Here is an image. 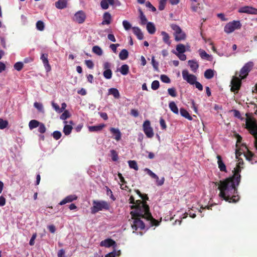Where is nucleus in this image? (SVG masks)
<instances>
[{"instance_id": "nucleus-1", "label": "nucleus", "mask_w": 257, "mask_h": 257, "mask_svg": "<svg viewBox=\"0 0 257 257\" xmlns=\"http://www.w3.org/2000/svg\"><path fill=\"white\" fill-rule=\"evenodd\" d=\"M240 172V167L237 166L234 168L232 176L214 183L216 186H218L219 196L221 199L230 203H236L239 200V196L235 194L237 193V187L241 180Z\"/></svg>"}, {"instance_id": "nucleus-2", "label": "nucleus", "mask_w": 257, "mask_h": 257, "mask_svg": "<svg viewBox=\"0 0 257 257\" xmlns=\"http://www.w3.org/2000/svg\"><path fill=\"white\" fill-rule=\"evenodd\" d=\"M137 205H132L131 207V209H135L130 213L133 220L131 223V226L134 231L139 229L140 230L145 229V223L142 220L143 218L148 221L150 220L153 225H158L159 222L157 220L153 218L150 211L149 205L141 201H137Z\"/></svg>"}, {"instance_id": "nucleus-3", "label": "nucleus", "mask_w": 257, "mask_h": 257, "mask_svg": "<svg viewBox=\"0 0 257 257\" xmlns=\"http://www.w3.org/2000/svg\"><path fill=\"white\" fill-rule=\"evenodd\" d=\"M245 128L254 138V147L257 150V123L251 118H247L245 122Z\"/></svg>"}, {"instance_id": "nucleus-4", "label": "nucleus", "mask_w": 257, "mask_h": 257, "mask_svg": "<svg viewBox=\"0 0 257 257\" xmlns=\"http://www.w3.org/2000/svg\"><path fill=\"white\" fill-rule=\"evenodd\" d=\"M92 204L93 206L91 207V212L92 214H95L102 210H108L110 208L108 203L103 200H93Z\"/></svg>"}, {"instance_id": "nucleus-5", "label": "nucleus", "mask_w": 257, "mask_h": 257, "mask_svg": "<svg viewBox=\"0 0 257 257\" xmlns=\"http://www.w3.org/2000/svg\"><path fill=\"white\" fill-rule=\"evenodd\" d=\"M238 73L235 72V76L232 77L231 81V88L230 90L231 92H234V94L238 93L239 90L240 88L241 85V78L237 77Z\"/></svg>"}, {"instance_id": "nucleus-6", "label": "nucleus", "mask_w": 257, "mask_h": 257, "mask_svg": "<svg viewBox=\"0 0 257 257\" xmlns=\"http://www.w3.org/2000/svg\"><path fill=\"white\" fill-rule=\"evenodd\" d=\"M241 27V24L240 21H233L226 24L224 28V31L227 34H230L235 30L240 29Z\"/></svg>"}, {"instance_id": "nucleus-7", "label": "nucleus", "mask_w": 257, "mask_h": 257, "mask_svg": "<svg viewBox=\"0 0 257 257\" xmlns=\"http://www.w3.org/2000/svg\"><path fill=\"white\" fill-rule=\"evenodd\" d=\"M171 28L175 31V39L176 41H180L185 39L186 35L182 32L179 26L176 24H172L171 25Z\"/></svg>"}, {"instance_id": "nucleus-8", "label": "nucleus", "mask_w": 257, "mask_h": 257, "mask_svg": "<svg viewBox=\"0 0 257 257\" xmlns=\"http://www.w3.org/2000/svg\"><path fill=\"white\" fill-rule=\"evenodd\" d=\"M253 66V63L252 62H248L245 64V65L240 69L239 77L241 79H244L248 75V73L250 71Z\"/></svg>"}, {"instance_id": "nucleus-9", "label": "nucleus", "mask_w": 257, "mask_h": 257, "mask_svg": "<svg viewBox=\"0 0 257 257\" xmlns=\"http://www.w3.org/2000/svg\"><path fill=\"white\" fill-rule=\"evenodd\" d=\"M143 128L145 134L148 138H152L154 137V133L150 120H146L144 122Z\"/></svg>"}, {"instance_id": "nucleus-10", "label": "nucleus", "mask_w": 257, "mask_h": 257, "mask_svg": "<svg viewBox=\"0 0 257 257\" xmlns=\"http://www.w3.org/2000/svg\"><path fill=\"white\" fill-rule=\"evenodd\" d=\"M182 73L183 79L190 85H193L196 82L197 77L193 74H189L187 70H183Z\"/></svg>"}, {"instance_id": "nucleus-11", "label": "nucleus", "mask_w": 257, "mask_h": 257, "mask_svg": "<svg viewBox=\"0 0 257 257\" xmlns=\"http://www.w3.org/2000/svg\"><path fill=\"white\" fill-rule=\"evenodd\" d=\"M145 171H146L147 173L152 178L156 180V184L157 186H160L164 184L165 182L164 177H162L160 180H159L158 176L148 168H146L145 169Z\"/></svg>"}, {"instance_id": "nucleus-12", "label": "nucleus", "mask_w": 257, "mask_h": 257, "mask_svg": "<svg viewBox=\"0 0 257 257\" xmlns=\"http://www.w3.org/2000/svg\"><path fill=\"white\" fill-rule=\"evenodd\" d=\"M86 16L85 13L82 11H79L74 15V21L79 24H82L85 21Z\"/></svg>"}, {"instance_id": "nucleus-13", "label": "nucleus", "mask_w": 257, "mask_h": 257, "mask_svg": "<svg viewBox=\"0 0 257 257\" xmlns=\"http://www.w3.org/2000/svg\"><path fill=\"white\" fill-rule=\"evenodd\" d=\"M238 12L248 14L257 15V9L250 6H244L240 8Z\"/></svg>"}, {"instance_id": "nucleus-14", "label": "nucleus", "mask_w": 257, "mask_h": 257, "mask_svg": "<svg viewBox=\"0 0 257 257\" xmlns=\"http://www.w3.org/2000/svg\"><path fill=\"white\" fill-rule=\"evenodd\" d=\"M77 199V196L76 195H70L66 196L64 199L60 201L59 204L60 205H63L67 203L72 202V201L76 200Z\"/></svg>"}, {"instance_id": "nucleus-15", "label": "nucleus", "mask_w": 257, "mask_h": 257, "mask_svg": "<svg viewBox=\"0 0 257 257\" xmlns=\"http://www.w3.org/2000/svg\"><path fill=\"white\" fill-rule=\"evenodd\" d=\"M115 244V241L111 238H107L101 241L100 243L101 246L109 247Z\"/></svg>"}, {"instance_id": "nucleus-16", "label": "nucleus", "mask_w": 257, "mask_h": 257, "mask_svg": "<svg viewBox=\"0 0 257 257\" xmlns=\"http://www.w3.org/2000/svg\"><path fill=\"white\" fill-rule=\"evenodd\" d=\"M216 158L217 159V164L218 165V168L220 171L221 172H226L227 170L226 166L224 162L222 161L221 156L217 155Z\"/></svg>"}, {"instance_id": "nucleus-17", "label": "nucleus", "mask_w": 257, "mask_h": 257, "mask_svg": "<svg viewBox=\"0 0 257 257\" xmlns=\"http://www.w3.org/2000/svg\"><path fill=\"white\" fill-rule=\"evenodd\" d=\"M111 21V16L108 12H105L103 15V21L101 23L102 25H109Z\"/></svg>"}, {"instance_id": "nucleus-18", "label": "nucleus", "mask_w": 257, "mask_h": 257, "mask_svg": "<svg viewBox=\"0 0 257 257\" xmlns=\"http://www.w3.org/2000/svg\"><path fill=\"white\" fill-rule=\"evenodd\" d=\"M244 147L245 149L246 150V153L243 152L244 156L245 157L246 159L248 161L250 162L251 164H253L252 162V158L254 156V155L251 151L248 150L247 147L245 145H242Z\"/></svg>"}, {"instance_id": "nucleus-19", "label": "nucleus", "mask_w": 257, "mask_h": 257, "mask_svg": "<svg viewBox=\"0 0 257 257\" xmlns=\"http://www.w3.org/2000/svg\"><path fill=\"white\" fill-rule=\"evenodd\" d=\"M134 34L137 36V38L139 40H143L144 39V35L141 29L138 27H134L132 28Z\"/></svg>"}, {"instance_id": "nucleus-20", "label": "nucleus", "mask_w": 257, "mask_h": 257, "mask_svg": "<svg viewBox=\"0 0 257 257\" xmlns=\"http://www.w3.org/2000/svg\"><path fill=\"white\" fill-rule=\"evenodd\" d=\"M109 130L111 134L115 135L114 139L117 141H118L120 140L121 135L120 132L118 128L110 127Z\"/></svg>"}, {"instance_id": "nucleus-21", "label": "nucleus", "mask_w": 257, "mask_h": 257, "mask_svg": "<svg viewBox=\"0 0 257 257\" xmlns=\"http://www.w3.org/2000/svg\"><path fill=\"white\" fill-rule=\"evenodd\" d=\"M67 0H58L55 3V7L58 9H63L67 7Z\"/></svg>"}, {"instance_id": "nucleus-22", "label": "nucleus", "mask_w": 257, "mask_h": 257, "mask_svg": "<svg viewBox=\"0 0 257 257\" xmlns=\"http://www.w3.org/2000/svg\"><path fill=\"white\" fill-rule=\"evenodd\" d=\"M64 123L65 125L64 126L63 132L66 136L70 135L73 129L72 126L71 124H67V121L65 120Z\"/></svg>"}, {"instance_id": "nucleus-23", "label": "nucleus", "mask_w": 257, "mask_h": 257, "mask_svg": "<svg viewBox=\"0 0 257 257\" xmlns=\"http://www.w3.org/2000/svg\"><path fill=\"white\" fill-rule=\"evenodd\" d=\"M105 126L104 124H100L97 125L89 126L88 127V130L89 132H98L103 129Z\"/></svg>"}, {"instance_id": "nucleus-24", "label": "nucleus", "mask_w": 257, "mask_h": 257, "mask_svg": "<svg viewBox=\"0 0 257 257\" xmlns=\"http://www.w3.org/2000/svg\"><path fill=\"white\" fill-rule=\"evenodd\" d=\"M188 64L191 70L194 72H195L199 67L198 63L194 60H189Z\"/></svg>"}, {"instance_id": "nucleus-25", "label": "nucleus", "mask_w": 257, "mask_h": 257, "mask_svg": "<svg viewBox=\"0 0 257 257\" xmlns=\"http://www.w3.org/2000/svg\"><path fill=\"white\" fill-rule=\"evenodd\" d=\"M161 35L163 36V42L170 46L171 44V41L170 40V36L169 34L165 31H162L161 32Z\"/></svg>"}, {"instance_id": "nucleus-26", "label": "nucleus", "mask_w": 257, "mask_h": 257, "mask_svg": "<svg viewBox=\"0 0 257 257\" xmlns=\"http://www.w3.org/2000/svg\"><path fill=\"white\" fill-rule=\"evenodd\" d=\"M147 30L150 34H154L156 32V27L152 22H148L147 24Z\"/></svg>"}, {"instance_id": "nucleus-27", "label": "nucleus", "mask_w": 257, "mask_h": 257, "mask_svg": "<svg viewBox=\"0 0 257 257\" xmlns=\"http://www.w3.org/2000/svg\"><path fill=\"white\" fill-rule=\"evenodd\" d=\"M109 94L112 95L115 98L118 99L120 97V94L118 90L115 88H111L108 89Z\"/></svg>"}, {"instance_id": "nucleus-28", "label": "nucleus", "mask_w": 257, "mask_h": 257, "mask_svg": "<svg viewBox=\"0 0 257 257\" xmlns=\"http://www.w3.org/2000/svg\"><path fill=\"white\" fill-rule=\"evenodd\" d=\"M40 122H39V121H38L37 120H35V119L31 120H30V121L29 123V128L31 130H32L34 128H35L38 127V126L40 125Z\"/></svg>"}, {"instance_id": "nucleus-29", "label": "nucleus", "mask_w": 257, "mask_h": 257, "mask_svg": "<svg viewBox=\"0 0 257 257\" xmlns=\"http://www.w3.org/2000/svg\"><path fill=\"white\" fill-rule=\"evenodd\" d=\"M128 57V52L126 49H122L119 54V58L121 60L126 59Z\"/></svg>"}, {"instance_id": "nucleus-30", "label": "nucleus", "mask_w": 257, "mask_h": 257, "mask_svg": "<svg viewBox=\"0 0 257 257\" xmlns=\"http://www.w3.org/2000/svg\"><path fill=\"white\" fill-rule=\"evenodd\" d=\"M180 112L181 115L184 117L186 118H187L188 120H192V117L189 114V112L184 108H181L180 109Z\"/></svg>"}, {"instance_id": "nucleus-31", "label": "nucleus", "mask_w": 257, "mask_h": 257, "mask_svg": "<svg viewBox=\"0 0 257 257\" xmlns=\"http://www.w3.org/2000/svg\"><path fill=\"white\" fill-rule=\"evenodd\" d=\"M170 109L175 114H178L179 110L177 106L174 101H171L169 104Z\"/></svg>"}, {"instance_id": "nucleus-32", "label": "nucleus", "mask_w": 257, "mask_h": 257, "mask_svg": "<svg viewBox=\"0 0 257 257\" xmlns=\"http://www.w3.org/2000/svg\"><path fill=\"white\" fill-rule=\"evenodd\" d=\"M139 12L140 13V19H141V25H144L147 24V19L141 9H140L139 10Z\"/></svg>"}, {"instance_id": "nucleus-33", "label": "nucleus", "mask_w": 257, "mask_h": 257, "mask_svg": "<svg viewBox=\"0 0 257 257\" xmlns=\"http://www.w3.org/2000/svg\"><path fill=\"white\" fill-rule=\"evenodd\" d=\"M120 72L121 74L123 75H126L129 72V67L126 64L122 65L120 69Z\"/></svg>"}, {"instance_id": "nucleus-34", "label": "nucleus", "mask_w": 257, "mask_h": 257, "mask_svg": "<svg viewBox=\"0 0 257 257\" xmlns=\"http://www.w3.org/2000/svg\"><path fill=\"white\" fill-rule=\"evenodd\" d=\"M214 76V72L212 69L206 70L204 72V77L206 79H211Z\"/></svg>"}, {"instance_id": "nucleus-35", "label": "nucleus", "mask_w": 257, "mask_h": 257, "mask_svg": "<svg viewBox=\"0 0 257 257\" xmlns=\"http://www.w3.org/2000/svg\"><path fill=\"white\" fill-rule=\"evenodd\" d=\"M176 50L178 53H184L186 51V48L183 44H179L176 46Z\"/></svg>"}, {"instance_id": "nucleus-36", "label": "nucleus", "mask_w": 257, "mask_h": 257, "mask_svg": "<svg viewBox=\"0 0 257 257\" xmlns=\"http://www.w3.org/2000/svg\"><path fill=\"white\" fill-rule=\"evenodd\" d=\"M92 51L95 54L101 56L102 54V49L98 46H94L92 48Z\"/></svg>"}, {"instance_id": "nucleus-37", "label": "nucleus", "mask_w": 257, "mask_h": 257, "mask_svg": "<svg viewBox=\"0 0 257 257\" xmlns=\"http://www.w3.org/2000/svg\"><path fill=\"white\" fill-rule=\"evenodd\" d=\"M71 115L68 110H65L63 113L60 115V119L64 121L68 118L70 117Z\"/></svg>"}, {"instance_id": "nucleus-38", "label": "nucleus", "mask_w": 257, "mask_h": 257, "mask_svg": "<svg viewBox=\"0 0 257 257\" xmlns=\"http://www.w3.org/2000/svg\"><path fill=\"white\" fill-rule=\"evenodd\" d=\"M168 94L172 97H175L177 96V93L175 88H169L168 89Z\"/></svg>"}, {"instance_id": "nucleus-39", "label": "nucleus", "mask_w": 257, "mask_h": 257, "mask_svg": "<svg viewBox=\"0 0 257 257\" xmlns=\"http://www.w3.org/2000/svg\"><path fill=\"white\" fill-rule=\"evenodd\" d=\"M129 167L131 168L134 169V170L137 171L139 169L138 164L135 161H129L128 162Z\"/></svg>"}, {"instance_id": "nucleus-40", "label": "nucleus", "mask_w": 257, "mask_h": 257, "mask_svg": "<svg viewBox=\"0 0 257 257\" xmlns=\"http://www.w3.org/2000/svg\"><path fill=\"white\" fill-rule=\"evenodd\" d=\"M44 23L42 21H38L36 23V28L39 31H43L44 29Z\"/></svg>"}, {"instance_id": "nucleus-41", "label": "nucleus", "mask_w": 257, "mask_h": 257, "mask_svg": "<svg viewBox=\"0 0 257 257\" xmlns=\"http://www.w3.org/2000/svg\"><path fill=\"white\" fill-rule=\"evenodd\" d=\"M112 74L111 70H104L103 73V76L107 79H109L112 77Z\"/></svg>"}, {"instance_id": "nucleus-42", "label": "nucleus", "mask_w": 257, "mask_h": 257, "mask_svg": "<svg viewBox=\"0 0 257 257\" xmlns=\"http://www.w3.org/2000/svg\"><path fill=\"white\" fill-rule=\"evenodd\" d=\"M160 87V83L158 80H154L151 84V88L154 90H157Z\"/></svg>"}, {"instance_id": "nucleus-43", "label": "nucleus", "mask_w": 257, "mask_h": 257, "mask_svg": "<svg viewBox=\"0 0 257 257\" xmlns=\"http://www.w3.org/2000/svg\"><path fill=\"white\" fill-rule=\"evenodd\" d=\"M199 52L200 56L202 59H206L207 60H208L210 57V56L208 54H207L204 50H200Z\"/></svg>"}, {"instance_id": "nucleus-44", "label": "nucleus", "mask_w": 257, "mask_h": 257, "mask_svg": "<svg viewBox=\"0 0 257 257\" xmlns=\"http://www.w3.org/2000/svg\"><path fill=\"white\" fill-rule=\"evenodd\" d=\"M111 159L113 161H117L118 157L117 153L114 150H112L110 151Z\"/></svg>"}, {"instance_id": "nucleus-45", "label": "nucleus", "mask_w": 257, "mask_h": 257, "mask_svg": "<svg viewBox=\"0 0 257 257\" xmlns=\"http://www.w3.org/2000/svg\"><path fill=\"white\" fill-rule=\"evenodd\" d=\"M23 63L21 62H18L14 64V68L17 71H21L23 68Z\"/></svg>"}, {"instance_id": "nucleus-46", "label": "nucleus", "mask_w": 257, "mask_h": 257, "mask_svg": "<svg viewBox=\"0 0 257 257\" xmlns=\"http://www.w3.org/2000/svg\"><path fill=\"white\" fill-rule=\"evenodd\" d=\"M100 6L103 10H106L109 7V4L107 0H101L100 2Z\"/></svg>"}, {"instance_id": "nucleus-47", "label": "nucleus", "mask_w": 257, "mask_h": 257, "mask_svg": "<svg viewBox=\"0 0 257 257\" xmlns=\"http://www.w3.org/2000/svg\"><path fill=\"white\" fill-rule=\"evenodd\" d=\"M8 122L7 120H5L2 118H0V129H4L7 127Z\"/></svg>"}, {"instance_id": "nucleus-48", "label": "nucleus", "mask_w": 257, "mask_h": 257, "mask_svg": "<svg viewBox=\"0 0 257 257\" xmlns=\"http://www.w3.org/2000/svg\"><path fill=\"white\" fill-rule=\"evenodd\" d=\"M161 80L166 83H169L171 82L170 79L166 75H161L160 76Z\"/></svg>"}, {"instance_id": "nucleus-49", "label": "nucleus", "mask_w": 257, "mask_h": 257, "mask_svg": "<svg viewBox=\"0 0 257 257\" xmlns=\"http://www.w3.org/2000/svg\"><path fill=\"white\" fill-rule=\"evenodd\" d=\"M43 63L44 64V67L45 68V70L47 72H49L51 70V67L49 63L48 59L46 60L45 61H43Z\"/></svg>"}, {"instance_id": "nucleus-50", "label": "nucleus", "mask_w": 257, "mask_h": 257, "mask_svg": "<svg viewBox=\"0 0 257 257\" xmlns=\"http://www.w3.org/2000/svg\"><path fill=\"white\" fill-rule=\"evenodd\" d=\"M52 136L55 140H58L60 139L62 136V134L60 132L56 131L53 133Z\"/></svg>"}, {"instance_id": "nucleus-51", "label": "nucleus", "mask_w": 257, "mask_h": 257, "mask_svg": "<svg viewBox=\"0 0 257 257\" xmlns=\"http://www.w3.org/2000/svg\"><path fill=\"white\" fill-rule=\"evenodd\" d=\"M34 106L39 111L43 112L44 110L43 106L42 103L35 102L34 104Z\"/></svg>"}, {"instance_id": "nucleus-52", "label": "nucleus", "mask_w": 257, "mask_h": 257, "mask_svg": "<svg viewBox=\"0 0 257 257\" xmlns=\"http://www.w3.org/2000/svg\"><path fill=\"white\" fill-rule=\"evenodd\" d=\"M122 25L125 30H128L132 28L131 24L126 20L123 21Z\"/></svg>"}, {"instance_id": "nucleus-53", "label": "nucleus", "mask_w": 257, "mask_h": 257, "mask_svg": "<svg viewBox=\"0 0 257 257\" xmlns=\"http://www.w3.org/2000/svg\"><path fill=\"white\" fill-rule=\"evenodd\" d=\"M38 131L41 134H44L46 132V128L44 123L40 122V125L38 126Z\"/></svg>"}, {"instance_id": "nucleus-54", "label": "nucleus", "mask_w": 257, "mask_h": 257, "mask_svg": "<svg viewBox=\"0 0 257 257\" xmlns=\"http://www.w3.org/2000/svg\"><path fill=\"white\" fill-rule=\"evenodd\" d=\"M167 0H160L159 10L162 11L165 9Z\"/></svg>"}, {"instance_id": "nucleus-55", "label": "nucleus", "mask_w": 257, "mask_h": 257, "mask_svg": "<svg viewBox=\"0 0 257 257\" xmlns=\"http://www.w3.org/2000/svg\"><path fill=\"white\" fill-rule=\"evenodd\" d=\"M85 64L87 67L89 69H92L94 67V64L93 62L90 60H87L85 61Z\"/></svg>"}, {"instance_id": "nucleus-56", "label": "nucleus", "mask_w": 257, "mask_h": 257, "mask_svg": "<svg viewBox=\"0 0 257 257\" xmlns=\"http://www.w3.org/2000/svg\"><path fill=\"white\" fill-rule=\"evenodd\" d=\"M146 6L148 8H150L152 12H155L156 11V9L155 7H154L152 4L151 3L148 1L146 3Z\"/></svg>"}, {"instance_id": "nucleus-57", "label": "nucleus", "mask_w": 257, "mask_h": 257, "mask_svg": "<svg viewBox=\"0 0 257 257\" xmlns=\"http://www.w3.org/2000/svg\"><path fill=\"white\" fill-rule=\"evenodd\" d=\"M52 105L57 112L61 113V111L60 110V107L57 103H55L54 102H52Z\"/></svg>"}, {"instance_id": "nucleus-58", "label": "nucleus", "mask_w": 257, "mask_h": 257, "mask_svg": "<svg viewBox=\"0 0 257 257\" xmlns=\"http://www.w3.org/2000/svg\"><path fill=\"white\" fill-rule=\"evenodd\" d=\"M160 124L162 130L166 129L167 125L166 124L165 121L162 117H161L160 119Z\"/></svg>"}, {"instance_id": "nucleus-59", "label": "nucleus", "mask_w": 257, "mask_h": 257, "mask_svg": "<svg viewBox=\"0 0 257 257\" xmlns=\"http://www.w3.org/2000/svg\"><path fill=\"white\" fill-rule=\"evenodd\" d=\"M193 85H195V87L197 88L199 91L203 90V86L199 82L196 81V82L194 83Z\"/></svg>"}, {"instance_id": "nucleus-60", "label": "nucleus", "mask_w": 257, "mask_h": 257, "mask_svg": "<svg viewBox=\"0 0 257 257\" xmlns=\"http://www.w3.org/2000/svg\"><path fill=\"white\" fill-rule=\"evenodd\" d=\"M37 237V233H35L32 235V236L31 237V238L30 239L29 244L30 245L32 246L34 245L35 243V240Z\"/></svg>"}, {"instance_id": "nucleus-61", "label": "nucleus", "mask_w": 257, "mask_h": 257, "mask_svg": "<svg viewBox=\"0 0 257 257\" xmlns=\"http://www.w3.org/2000/svg\"><path fill=\"white\" fill-rule=\"evenodd\" d=\"M111 64L108 62H105L103 64V68L105 70H110Z\"/></svg>"}, {"instance_id": "nucleus-62", "label": "nucleus", "mask_w": 257, "mask_h": 257, "mask_svg": "<svg viewBox=\"0 0 257 257\" xmlns=\"http://www.w3.org/2000/svg\"><path fill=\"white\" fill-rule=\"evenodd\" d=\"M58 257H66L65 256V251L64 249H60L57 253Z\"/></svg>"}, {"instance_id": "nucleus-63", "label": "nucleus", "mask_w": 257, "mask_h": 257, "mask_svg": "<svg viewBox=\"0 0 257 257\" xmlns=\"http://www.w3.org/2000/svg\"><path fill=\"white\" fill-rule=\"evenodd\" d=\"M131 114L133 116L137 117L139 116V113L138 110L136 109H132L131 110Z\"/></svg>"}, {"instance_id": "nucleus-64", "label": "nucleus", "mask_w": 257, "mask_h": 257, "mask_svg": "<svg viewBox=\"0 0 257 257\" xmlns=\"http://www.w3.org/2000/svg\"><path fill=\"white\" fill-rule=\"evenodd\" d=\"M178 58L182 61H185L186 59V56L183 53H176Z\"/></svg>"}]
</instances>
